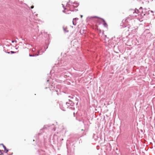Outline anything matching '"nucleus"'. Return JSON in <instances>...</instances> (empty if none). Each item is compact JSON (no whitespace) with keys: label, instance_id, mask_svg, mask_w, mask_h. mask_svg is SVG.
Instances as JSON below:
<instances>
[{"label":"nucleus","instance_id":"obj_1","mask_svg":"<svg viewBox=\"0 0 155 155\" xmlns=\"http://www.w3.org/2000/svg\"><path fill=\"white\" fill-rule=\"evenodd\" d=\"M101 20L103 21V25H104L105 27H107V24L105 22V20L102 19V18H101Z\"/></svg>","mask_w":155,"mask_h":155},{"label":"nucleus","instance_id":"obj_2","mask_svg":"<svg viewBox=\"0 0 155 155\" xmlns=\"http://www.w3.org/2000/svg\"><path fill=\"white\" fill-rule=\"evenodd\" d=\"M78 19L77 18H74V19H73V24L74 25H76V23H74V20H78Z\"/></svg>","mask_w":155,"mask_h":155},{"label":"nucleus","instance_id":"obj_3","mask_svg":"<svg viewBox=\"0 0 155 155\" xmlns=\"http://www.w3.org/2000/svg\"><path fill=\"white\" fill-rule=\"evenodd\" d=\"M64 30L65 32H68V30H67V28H64Z\"/></svg>","mask_w":155,"mask_h":155},{"label":"nucleus","instance_id":"obj_4","mask_svg":"<svg viewBox=\"0 0 155 155\" xmlns=\"http://www.w3.org/2000/svg\"><path fill=\"white\" fill-rule=\"evenodd\" d=\"M3 147H4V148L5 150H6V153H7V152L8 151V150H6V147L5 146H4L3 145Z\"/></svg>","mask_w":155,"mask_h":155},{"label":"nucleus","instance_id":"obj_5","mask_svg":"<svg viewBox=\"0 0 155 155\" xmlns=\"http://www.w3.org/2000/svg\"><path fill=\"white\" fill-rule=\"evenodd\" d=\"M135 12L137 13H139V11L137 9L135 10Z\"/></svg>","mask_w":155,"mask_h":155},{"label":"nucleus","instance_id":"obj_6","mask_svg":"<svg viewBox=\"0 0 155 155\" xmlns=\"http://www.w3.org/2000/svg\"><path fill=\"white\" fill-rule=\"evenodd\" d=\"M3 153H2V151L0 150V155H3Z\"/></svg>","mask_w":155,"mask_h":155},{"label":"nucleus","instance_id":"obj_7","mask_svg":"<svg viewBox=\"0 0 155 155\" xmlns=\"http://www.w3.org/2000/svg\"><path fill=\"white\" fill-rule=\"evenodd\" d=\"M10 52H11L12 54L14 53H16L15 52H14L13 51H11Z\"/></svg>","mask_w":155,"mask_h":155},{"label":"nucleus","instance_id":"obj_8","mask_svg":"<svg viewBox=\"0 0 155 155\" xmlns=\"http://www.w3.org/2000/svg\"><path fill=\"white\" fill-rule=\"evenodd\" d=\"M34 6H32L31 7V8L32 9L34 8Z\"/></svg>","mask_w":155,"mask_h":155},{"label":"nucleus","instance_id":"obj_9","mask_svg":"<svg viewBox=\"0 0 155 155\" xmlns=\"http://www.w3.org/2000/svg\"><path fill=\"white\" fill-rule=\"evenodd\" d=\"M142 9V7H140V8H139V9Z\"/></svg>","mask_w":155,"mask_h":155},{"label":"nucleus","instance_id":"obj_10","mask_svg":"<svg viewBox=\"0 0 155 155\" xmlns=\"http://www.w3.org/2000/svg\"><path fill=\"white\" fill-rule=\"evenodd\" d=\"M14 42V41H12V43Z\"/></svg>","mask_w":155,"mask_h":155},{"label":"nucleus","instance_id":"obj_11","mask_svg":"<svg viewBox=\"0 0 155 155\" xmlns=\"http://www.w3.org/2000/svg\"><path fill=\"white\" fill-rule=\"evenodd\" d=\"M82 130V131H83V129H82V130Z\"/></svg>","mask_w":155,"mask_h":155},{"label":"nucleus","instance_id":"obj_12","mask_svg":"<svg viewBox=\"0 0 155 155\" xmlns=\"http://www.w3.org/2000/svg\"><path fill=\"white\" fill-rule=\"evenodd\" d=\"M123 21H124L123 20V21H122V22H123ZM123 23H124V22H123Z\"/></svg>","mask_w":155,"mask_h":155}]
</instances>
